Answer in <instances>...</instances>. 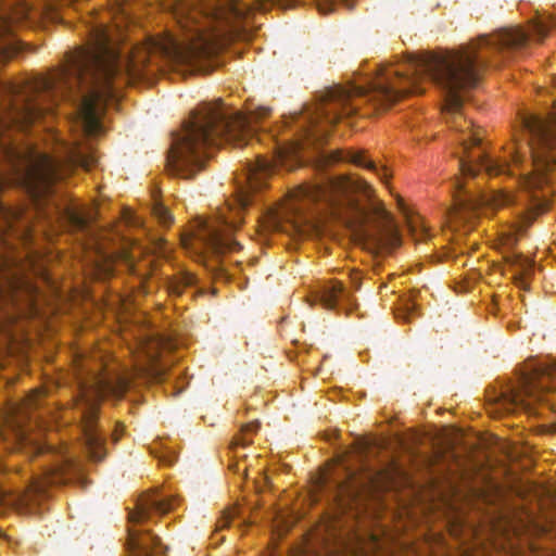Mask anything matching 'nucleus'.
I'll list each match as a JSON object with an SVG mask.
<instances>
[{
  "instance_id": "nucleus-41",
  "label": "nucleus",
  "mask_w": 556,
  "mask_h": 556,
  "mask_svg": "<svg viewBox=\"0 0 556 556\" xmlns=\"http://www.w3.org/2000/svg\"><path fill=\"white\" fill-rule=\"evenodd\" d=\"M184 279H185L186 285H191L194 280L193 276L191 274H188Z\"/></svg>"
},
{
  "instance_id": "nucleus-24",
  "label": "nucleus",
  "mask_w": 556,
  "mask_h": 556,
  "mask_svg": "<svg viewBox=\"0 0 556 556\" xmlns=\"http://www.w3.org/2000/svg\"><path fill=\"white\" fill-rule=\"evenodd\" d=\"M68 219L73 225L83 227L87 223L88 218L81 213L71 211L68 212Z\"/></svg>"
},
{
  "instance_id": "nucleus-12",
  "label": "nucleus",
  "mask_w": 556,
  "mask_h": 556,
  "mask_svg": "<svg viewBox=\"0 0 556 556\" xmlns=\"http://www.w3.org/2000/svg\"><path fill=\"white\" fill-rule=\"evenodd\" d=\"M336 188L345 193H363L370 198L374 193L372 187L364 179L352 176H341L336 180Z\"/></svg>"
},
{
  "instance_id": "nucleus-33",
  "label": "nucleus",
  "mask_w": 556,
  "mask_h": 556,
  "mask_svg": "<svg viewBox=\"0 0 556 556\" xmlns=\"http://www.w3.org/2000/svg\"><path fill=\"white\" fill-rule=\"evenodd\" d=\"M124 432V425L123 424H117L114 431H113V439L115 441L119 440V438L122 437Z\"/></svg>"
},
{
  "instance_id": "nucleus-30",
  "label": "nucleus",
  "mask_w": 556,
  "mask_h": 556,
  "mask_svg": "<svg viewBox=\"0 0 556 556\" xmlns=\"http://www.w3.org/2000/svg\"><path fill=\"white\" fill-rule=\"evenodd\" d=\"M378 175H379V177H380V179H381L382 181H388V179L391 177V173H390V170H389L387 167H384V166H382V167L378 170Z\"/></svg>"
},
{
  "instance_id": "nucleus-44",
  "label": "nucleus",
  "mask_w": 556,
  "mask_h": 556,
  "mask_svg": "<svg viewBox=\"0 0 556 556\" xmlns=\"http://www.w3.org/2000/svg\"><path fill=\"white\" fill-rule=\"evenodd\" d=\"M33 118H34L33 116H28L26 123H31Z\"/></svg>"
},
{
  "instance_id": "nucleus-39",
  "label": "nucleus",
  "mask_w": 556,
  "mask_h": 556,
  "mask_svg": "<svg viewBox=\"0 0 556 556\" xmlns=\"http://www.w3.org/2000/svg\"><path fill=\"white\" fill-rule=\"evenodd\" d=\"M181 244H182V247H184V248L188 249V248H189V245H190V237H189V236H187V235H186V236H184V237L181 238Z\"/></svg>"
},
{
  "instance_id": "nucleus-3",
  "label": "nucleus",
  "mask_w": 556,
  "mask_h": 556,
  "mask_svg": "<svg viewBox=\"0 0 556 556\" xmlns=\"http://www.w3.org/2000/svg\"><path fill=\"white\" fill-rule=\"evenodd\" d=\"M71 62L76 70L93 73V89L83 100L79 118L87 135H97L101 129V113L108 100L113 98L112 79L118 72L117 53L101 39L97 48L77 51Z\"/></svg>"
},
{
  "instance_id": "nucleus-31",
  "label": "nucleus",
  "mask_w": 556,
  "mask_h": 556,
  "mask_svg": "<svg viewBox=\"0 0 556 556\" xmlns=\"http://www.w3.org/2000/svg\"><path fill=\"white\" fill-rule=\"evenodd\" d=\"M10 31L9 22L4 18H0V36L5 35Z\"/></svg>"
},
{
  "instance_id": "nucleus-25",
  "label": "nucleus",
  "mask_w": 556,
  "mask_h": 556,
  "mask_svg": "<svg viewBox=\"0 0 556 556\" xmlns=\"http://www.w3.org/2000/svg\"><path fill=\"white\" fill-rule=\"evenodd\" d=\"M46 394L45 389H35L31 391L28 396L26 397V405L27 406H34L36 404L37 399L43 397Z\"/></svg>"
},
{
  "instance_id": "nucleus-27",
  "label": "nucleus",
  "mask_w": 556,
  "mask_h": 556,
  "mask_svg": "<svg viewBox=\"0 0 556 556\" xmlns=\"http://www.w3.org/2000/svg\"><path fill=\"white\" fill-rule=\"evenodd\" d=\"M456 214H457V208L456 207H452L448 211L447 223H448L451 228H454L456 226Z\"/></svg>"
},
{
  "instance_id": "nucleus-32",
  "label": "nucleus",
  "mask_w": 556,
  "mask_h": 556,
  "mask_svg": "<svg viewBox=\"0 0 556 556\" xmlns=\"http://www.w3.org/2000/svg\"><path fill=\"white\" fill-rule=\"evenodd\" d=\"M126 390V384L124 382H119L116 387L112 388V392L116 396H121Z\"/></svg>"
},
{
  "instance_id": "nucleus-10",
  "label": "nucleus",
  "mask_w": 556,
  "mask_h": 556,
  "mask_svg": "<svg viewBox=\"0 0 556 556\" xmlns=\"http://www.w3.org/2000/svg\"><path fill=\"white\" fill-rule=\"evenodd\" d=\"M285 165V152H280L275 165L264 157H258L250 168L248 184L251 189H260L269 176L273 166Z\"/></svg>"
},
{
  "instance_id": "nucleus-14",
  "label": "nucleus",
  "mask_w": 556,
  "mask_h": 556,
  "mask_svg": "<svg viewBox=\"0 0 556 556\" xmlns=\"http://www.w3.org/2000/svg\"><path fill=\"white\" fill-rule=\"evenodd\" d=\"M498 39L504 46L518 47L527 41L526 33L519 27H510L503 29L498 34Z\"/></svg>"
},
{
  "instance_id": "nucleus-45",
  "label": "nucleus",
  "mask_w": 556,
  "mask_h": 556,
  "mask_svg": "<svg viewBox=\"0 0 556 556\" xmlns=\"http://www.w3.org/2000/svg\"><path fill=\"white\" fill-rule=\"evenodd\" d=\"M2 186H3V180H2V178H0V189L2 188Z\"/></svg>"
},
{
  "instance_id": "nucleus-36",
  "label": "nucleus",
  "mask_w": 556,
  "mask_h": 556,
  "mask_svg": "<svg viewBox=\"0 0 556 556\" xmlns=\"http://www.w3.org/2000/svg\"><path fill=\"white\" fill-rule=\"evenodd\" d=\"M460 168L463 174L465 175H475V170L472 169V166L470 164L462 163Z\"/></svg>"
},
{
  "instance_id": "nucleus-16",
  "label": "nucleus",
  "mask_w": 556,
  "mask_h": 556,
  "mask_svg": "<svg viewBox=\"0 0 556 556\" xmlns=\"http://www.w3.org/2000/svg\"><path fill=\"white\" fill-rule=\"evenodd\" d=\"M340 160H346L355 165H358V166H363V167H368V168H371V169H376V166L374 164V162L371 161H366L365 160V155L363 152L358 151V152H349L346 154V157H343L342 156V152H334L332 155H331V161L336 162V161H340Z\"/></svg>"
},
{
  "instance_id": "nucleus-2",
  "label": "nucleus",
  "mask_w": 556,
  "mask_h": 556,
  "mask_svg": "<svg viewBox=\"0 0 556 556\" xmlns=\"http://www.w3.org/2000/svg\"><path fill=\"white\" fill-rule=\"evenodd\" d=\"M429 77L445 90L443 110L447 114L459 113L465 92L479 81L475 51L471 47L452 51H430L413 58L409 62L387 65L379 74L377 84L387 87L391 77H396L402 90H406L413 78L408 71Z\"/></svg>"
},
{
  "instance_id": "nucleus-15",
  "label": "nucleus",
  "mask_w": 556,
  "mask_h": 556,
  "mask_svg": "<svg viewBox=\"0 0 556 556\" xmlns=\"http://www.w3.org/2000/svg\"><path fill=\"white\" fill-rule=\"evenodd\" d=\"M513 198L504 191H492L483 195L481 204L486 205L493 210L504 207L511 203Z\"/></svg>"
},
{
  "instance_id": "nucleus-34",
  "label": "nucleus",
  "mask_w": 556,
  "mask_h": 556,
  "mask_svg": "<svg viewBox=\"0 0 556 556\" xmlns=\"http://www.w3.org/2000/svg\"><path fill=\"white\" fill-rule=\"evenodd\" d=\"M139 248L137 245H134L130 250V252H124L123 253V257L126 260V261H131L132 258L136 257V253H137V250Z\"/></svg>"
},
{
  "instance_id": "nucleus-1",
  "label": "nucleus",
  "mask_w": 556,
  "mask_h": 556,
  "mask_svg": "<svg viewBox=\"0 0 556 556\" xmlns=\"http://www.w3.org/2000/svg\"><path fill=\"white\" fill-rule=\"evenodd\" d=\"M269 113L270 109L266 106L250 111L249 116L239 112L229 114L222 106L203 108L190 116L177 134L168 157L169 166L184 178L195 175L203 164L206 146L247 144L255 131V124Z\"/></svg>"
},
{
  "instance_id": "nucleus-5",
  "label": "nucleus",
  "mask_w": 556,
  "mask_h": 556,
  "mask_svg": "<svg viewBox=\"0 0 556 556\" xmlns=\"http://www.w3.org/2000/svg\"><path fill=\"white\" fill-rule=\"evenodd\" d=\"M345 223L353 240L367 248L383 250L401 245L399 228L381 203L374 204L369 212L358 205H351L346 212Z\"/></svg>"
},
{
  "instance_id": "nucleus-4",
  "label": "nucleus",
  "mask_w": 556,
  "mask_h": 556,
  "mask_svg": "<svg viewBox=\"0 0 556 556\" xmlns=\"http://www.w3.org/2000/svg\"><path fill=\"white\" fill-rule=\"evenodd\" d=\"M556 138V105L555 112L548 121L542 122L533 115H522L519 127L513 132L511 154L513 165H518L520 161L519 153L523 149V141H527L534 172L527 176L525 184L528 188H542L548 182L547 172L549 170L551 154L554 149Z\"/></svg>"
},
{
  "instance_id": "nucleus-11",
  "label": "nucleus",
  "mask_w": 556,
  "mask_h": 556,
  "mask_svg": "<svg viewBox=\"0 0 556 556\" xmlns=\"http://www.w3.org/2000/svg\"><path fill=\"white\" fill-rule=\"evenodd\" d=\"M94 418L96 412L92 409L85 417V434L90 458H92L93 460H100L103 458L105 452L102 446L101 439L93 434L91 430Z\"/></svg>"
},
{
  "instance_id": "nucleus-13",
  "label": "nucleus",
  "mask_w": 556,
  "mask_h": 556,
  "mask_svg": "<svg viewBox=\"0 0 556 556\" xmlns=\"http://www.w3.org/2000/svg\"><path fill=\"white\" fill-rule=\"evenodd\" d=\"M453 127L460 132L469 130L470 142L469 139L463 140L465 149L478 144L481 141V130L479 128H473L472 123L470 121H467L466 118H463L460 115L456 116L455 119L453 121Z\"/></svg>"
},
{
  "instance_id": "nucleus-26",
  "label": "nucleus",
  "mask_w": 556,
  "mask_h": 556,
  "mask_svg": "<svg viewBox=\"0 0 556 556\" xmlns=\"http://www.w3.org/2000/svg\"><path fill=\"white\" fill-rule=\"evenodd\" d=\"M51 87H52V83L48 78L40 77L36 81V88H38V89H49Z\"/></svg>"
},
{
  "instance_id": "nucleus-37",
  "label": "nucleus",
  "mask_w": 556,
  "mask_h": 556,
  "mask_svg": "<svg viewBox=\"0 0 556 556\" xmlns=\"http://www.w3.org/2000/svg\"><path fill=\"white\" fill-rule=\"evenodd\" d=\"M110 389H111V387H110V386L101 383V384H99V387H98V392H99L101 395H104V394H105Z\"/></svg>"
},
{
  "instance_id": "nucleus-6",
  "label": "nucleus",
  "mask_w": 556,
  "mask_h": 556,
  "mask_svg": "<svg viewBox=\"0 0 556 556\" xmlns=\"http://www.w3.org/2000/svg\"><path fill=\"white\" fill-rule=\"evenodd\" d=\"M217 49L218 45L214 35L200 33L190 42L180 43L172 35L167 34L137 47L131 55V66L137 67L144 64L148 52H160L177 64L195 66L200 59L215 53Z\"/></svg>"
},
{
  "instance_id": "nucleus-8",
  "label": "nucleus",
  "mask_w": 556,
  "mask_h": 556,
  "mask_svg": "<svg viewBox=\"0 0 556 556\" xmlns=\"http://www.w3.org/2000/svg\"><path fill=\"white\" fill-rule=\"evenodd\" d=\"M249 204V197L242 192L228 202L224 207L219 208L218 220H199V226L203 227V233L199 232L198 236L201 240L207 243L217 252H225L226 250H233L238 247L237 242H227L224 240L223 229L219 224L229 226L230 228L237 227L240 222V211Z\"/></svg>"
},
{
  "instance_id": "nucleus-28",
  "label": "nucleus",
  "mask_w": 556,
  "mask_h": 556,
  "mask_svg": "<svg viewBox=\"0 0 556 556\" xmlns=\"http://www.w3.org/2000/svg\"><path fill=\"white\" fill-rule=\"evenodd\" d=\"M233 516H235L233 509H231L229 511H225L223 519L219 521V527H226L229 523L230 519L233 518Z\"/></svg>"
},
{
  "instance_id": "nucleus-9",
  "label": "nucleus",
  "mask_w": 556,
  "mask_h": 556,
  "mask_svg": "<svg viewBox=\"0 0 556 556\" xmlns=\"http://www.w3.org/2000/svg\"><path fill=\"white\" fill-rule=\"evenodd\" d=\"M384 67L386 66H382L378 71V73L375 77V80L372 83V88L380 91L388 100L395 101L400 97L406 94L407 92H410V91L418 92V89L413 90V87L422 77V75H417L414 70L408 71V77H410L413 79L408 86L407 85L405 86L406 87L405 91L401 89L402 87L400 86V81L396 79V77H391V79L389 80V84H387V87H379L377 84L378 76Z\"/></svg>"
},
{
  "instance_id": "nucleus-17",
  "label": "nucleus",
  "mask_w": 556,
  "mask_h": 556,
  "mask_svg": "<svg viewBox=\"0 0 556 556\" xmlns=\"http://www.w3.org/2000/svg\"><path fill=\"white\" fill-rule=\"evenodd\" d=\"M480 166L490 175L496 176L500 174H514L511 165L506 163H500L497 161H491L488 157H483Z\"/></svg>"
},
{
  "instance_id": "nucleus-18",
  "label": "nucleus",
  "mask_w": 556,
  "mask_h": 556,
  "mask_svg": "<svg viewBox=\"0 0 556 556\" xmlns=\"http://www.w3.org/2000/svg\"><path fill=\"white\" fill-rule=\"evenodd\" d=\"M552 25H553V21H552L551 16L541 15L536 20L531 22L530 33H531V35H535L540 39H542L547 35Z\"/></svg>"
},
{
  "instance_id": "nucleus-7",
  "label": "nucleus",
  "mask_w": 556,
  "mask_h": 556,
  "mask_svg": "<svg viewBox=\"0 0 556 556\" xmlns=\"http://www.w3.org/2000/svg\"><path fill=\"white\" fill-rule=\"evenodd\" d=\"M94 162V157L87 155L79 147L71 149L68 160L63 165L46 154L29 150L23 155L22 163L25 172L20 180L30 189H45L52 181L64 178L68 168L79 165L89 170Z\"/></svg>"
},
{
  "instance_id": "nucleus-21",
  "label": "nucleus",
  "mask_w": 556,
  "mask_h": 556,
  "mask_svg": "<svg viewBox=\"0 0 556 556\" xmlns=\"http://www.w3.org/2000/svg\"><path fill=\"white\" fill-rule=\"evenodd\" d=\"M342 285L340 282H336L331 286V288L325 292L321 296V301L326 307H333L336 296L341 292Z\"/></svg>"
},
{
  "instance_id": "nucleus-42",
  "label": "nucleus",
  "mask_w": 556,
  "mask_h": 556,
  "mask_svg": "<svg viewBox=\"0 0 556 556\" xmlns=\"http://www.w3.org/2000/svg\"><path fill=\"white\" fill-rule=\"evenodd\" d=\"M157 509H159V510H161L162 513H166L167 510H169V509H170V507H169V506H165L164 504H161V503H160V504L157 505Z\"/></svg>"
},
{
  "instance_id": "nucleus-20",
  "label": "nucleus",
  "mask_w": 556,
  "mask_h": 556,
  "mask_svg": "<svg viewBox=\"0 0 556 556\" xmlns=\"http://www.w3.org/2000/svg\"><path fill=\"white\" fill-rule=\"evenodd\" d=\"M295 230L299 233V236L305 238L318 236L320 233L319 227L311 222H305L301 225H296Z\"/></svg>"
},
{
  "instance_id": "nucleus-22",
  "label": "nucleus",
  "mask_w": 556,
  "mask_h": 556,
  "mask_svg": "<svg viewBox=\"0 0 556 556\" xmlns=\"http://www.w3.org/2000/svg\"><path fill=\"white\" fill-rule=\"evenodd\" d=\"M149 517V510L146 505L140 504L129 513V520L135 523L142 522Z\"/></svg>"
},
{
  "instance_id": "nucleus-43",
  "label": "nucleus",
  "mask_w": 556,
  "mask_h": 556,
  "mask_svg": "<svg viewBox=\"0 0 556 556\" xmlns=\"http://www.w3.org/2000/svg\"><path fill=\"white\" fill-rule=\"evenodd\" d=\"M517 283L522 287V288H526V285L523 282V279H518Z\"/></svg>"
},
{
  "instance_id": "nucleus-19",
  "label": "nucleus",
  "mask_w": 556,
  "mask_h": 556,
  "mask_svg": "<svg viewBox=\"0 0 556 556\" xmlns=\"http://www.w3.org/2000/svg\"><path fill=\"white\" fill-rule=\"evenodd\" d=\"M153 215L162 223L163 225H169L173 222V216L168 208L162 203H155L153 206Z\"/></svg>"
},
{
  "instance_id": "nucleus-40",
  "label": "nucleus",
  "mask_w": 556,
  "mask_h": 556,
  "mask_svg": "<svg viewBox=\"0 0 556 556\" xmlns=\"http://www.w3.org/2000/svg\"><path fill=\"white\" fill-rule=\"evenodd\" d=\"M255 428H256V426H255L254 424H250V425H245V426L242 428V431L245 433V432L253 431Z\"/></svg>"
},
{
  "instance_id": "nucleus-23",
  "label": "nucleus",
  "mask_w": 556,
  "mask_h": 556,
  "mask_svg": "<svg viewBox=\"0 0 556 556\" xmlns=\"http://www.w3.org/2000/svg\"><path fill=\"white\" fill-rule=\"evenodd\" d=\"M407 224L413 233H415L418 229H420L421 232H426L424 220L418 215L408 217Z\"/></svg>"
},
{
  "instance_id": "nucleus-29",
  "label": "nucleus",
  "mask_w": 556,
  "mask_h": 556,
  "mask_svg": "<svg viewBox=\"0 0 556 556\" xmlns=\"http://www.w3.org/2000/svg\"><path fill=\"white\" fill-rule=\"evenodd\" d=\"M515 239H514V236L509 232V233H502L501 236V243L503 245H511L514 243Z\"/></svg>"
},
{
  "instance_id": "nucleus-38",
  "label": "nucleus",
  "mask_w": 556,
  "mask_h": 556,
  "mask_svg": "<svg viewBox=\"0 0 556 556\" xmlns=\"http://www.w3.org/2000/svg\"><path fill=\"white\" fill-rule=\"evenodd\" d=\"M163 244H164V241L163 240H159L155 243V248H154L153 252L162 253L163 252Z\"/></svg>"
},
{
  "instance_id": "nucleus-35",
  "label": "nucleus",
  "mask_w": 556,
  "mask_h": 556,
  "mask_svg": "<svg viewBox=\"0 0 556 556\" xmlns=\"http://www.w3.org/2000/svg\"><path fill=\"white\" fill-rule=\"evenodd\" d=\"M544 374L549 378L556 379V362L546 368Z\"/></svg>"
}]
</instances>
